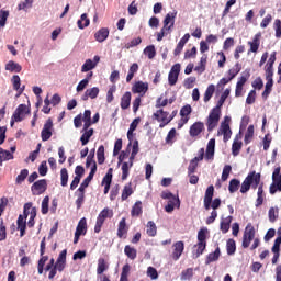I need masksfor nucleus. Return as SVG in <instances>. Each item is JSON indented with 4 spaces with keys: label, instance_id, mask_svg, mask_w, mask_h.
I'll return each instance as SVG.
<instances>
[{
    "label": "nucleus",
    "instance_id": "1",
    "mask_svg": "<svg viewBox=\"0 0 281 281\" xmlns=\"http://www.w3.org/2000/svg\"><path fill=\"white\" fill-rule=\"evenodd\" d=\"M260 173H256V171H250L240 186L241 194H247V192H249L251 188L256 190V188L260 186Z\"/></svg>",
    "mask_w": 281,
    "mask_h": 281
},
{
    "label": "nucleus",
    "instance_id": "2",
    "mask_svg": "<svg viewBox=\"0 0 281 281\" xmlns=\"http://www.w3.org/2000/svg\"><path fill=\"white\" fill-rule=\"evenodd\" d=\"M30 210H32V202L24 204V216L19 215L18 217V229L20 231V237L25 236V229H27V216H30Z\"/></svg>",
    "mask_w": 281,
    "mask_h": 281
},
{
    "label": "nucleus",
    "instance_id": "3",
    "mask_svg": "<svg viewBox=\"0 0 281 281\" xmlns=\"http://www.w3.org/2000/svg\"><path fill=\"white\" fill-rule=\"evenodd\" d=\"M229 122H232V119L229 116H225L224 122L221 123L220 128L217 131V135H223V140L225 143L232 139V128L229 127Z\"/></svg>",
    "mask_w": 281,
    "mask_h": 281
},
{
    "label": "nucleus",
    "instance_id": "4",
    "mask_svg": "<svg viewBox=\"0 0 281 281\" xmlns=\"http://www.w3.org/2000/svg\"><path fill=\"white\" fill-rule=\"evenodd\" d=\"M256 238V228H254V225L251 223L247 224L244 236H243V243L241 246L244 249H247L249 245H251V240Z\"/></svg>",
    "mask_w": 281,
    "mask_h": 281
},
{
    "label": "nucleus",
    "instance_id": "5",
    "mask_svg": "<svg viewBox=\"0 0 281 281\" xmlns=\"http://www.w3.org/2000/svg\"><path fill=\"white\" fill-rule=\"evenodd\" d=\"M281 168H274L272 172V183L270 184L269 192L270 194H276V192H281Z\"/></svg>",
    "mask_w": 281,
    "mask_h": 281
},
{
    "label": "nucleus",
    "instance_id": "6",
    "mask_svg": "<svg viewBox=\"0 0 281 281\" xmlns=\"http://www.w3.org/2000/svg\"><path fill=\"white\" fill-rule=\"evenodd\" d=\"M218 122H221V112L216 110H211L207 119H206V127L209 133H212L216 126H218Z\"/></svg>",
    "mask_w": 281,
    "mask_h": 281
},
{
    "label": "nucleus",
    "instance_id": "7",
    "mask_svg": "<svg viewBox=\"0 0 281 281\" xmlns=\"http://www.w3.org/2000/svg\"><path fill=\"white\" fill-rule=\"evenodd\" d=\"M169 112L164 111V109H160L153 114V119L157 120V122H160L159 128H164L168 126V123L172 121V116L169 117Z\"/></svg>",
    "mask_w": 281,
    "mask_h": 281
},
{
    "label": "nucleus",
    "instance_id": "8",
    "mask_svg": "<svg viewBox=\"0 0 281 281\" xmlns=\"http://www.w3.org/2000/svg\"><path fill=\"white\" fill-rule=\"evenodd\" d=\"M52 135H54V121L48 119L41 132L42 142H49V139H52Z\"/></svg>",
    "mask_w": 281,
    "mask_h": 281
},
{
    "label": "nucleus",
    "instance_id": "9",
    "mask_svg": "<svg viewBox=\"0 0 281 281\" xmlns=\"http://www.w3.org/2000/svg\"><path fill=\"white\" fill-rule=\"evenodd\" d=\"M179 74H181V64H175L168 75V82L170 87H175V85H177V80H179Z\"/></svg>",
    "mask_w": 281,
    "mask_h": 281
},
{
    "label": "nucleus",
    "instance_id": "10",
    "mask_svg": "<svg viewBox=\"0 0 281 281\" xmlns=\"http://www.w3.org/2000/svg\"><path fill=\"white\" fill-rule=\"evenodd\" d=\"M25 115H30V108L25 104H20L13 113V120L15 122H23Z\"/></svg>",
    "mask_w": 281,
    "mask_h": 281
},
{
    "label": "nucleus",
    "instance_id": "11",
    "mask_svg": "<svg viewBox=\"0 0 281 281\" xmlns=\"http://www.w3.org/2000/svg\"><path fill=\"white\" fill-rule=\"evenodd\" d=\"M47 190V180L42 179L34 182L31 187L32 194L38 196Z\"/></svg>",
    "mask_w": 281,
    "mask_h": 281
},
{
    "label": "nucleus",
    "instance_id": "12",
    "mask_svg": "<svg viewBox=\"0 0 281 281\" xmlns=\"http://www.w3.org/2000/svg\"><path fill=\"white\" fill-rule=\"evenodd\" d=\"M160 196L161 199L167 200L169 205H173L178 209L181 207V200H179V195H175L170 191H162Z\"/></svg>",
    "mask_w": 281,
    "mask_h": 281
},
{
    "label": "nucleus",
    "instance_id": "13",
    "mask_svg": "<svg viewBox=\"0 0 281 281\" xmlns=\"http://www.w3.org/2000/svg\"><path fill=\"white\" fill-rule=\"evenodd\" d=\"M135 157H137V154L131 153L130 161L122 164V167H121V170H122L121 179H122V181H126L128 179L130 170H131V167L133 166V161H135Z\"/></svg>",
    "mask_w": 281,
    "mask_h": 281
},
{
    "label": "nucleus",
    "instance_id": "14",
    "mask_svg": "<svg viewBox=\"0 0 281 281\" xmlns=\"http://www.w3.org/2000/svg\"><path fill=\"white\" fill-rule=\"evenodd\" d=\"M191 113H192V105L187 104V105L181 108L180 115H181L182 123L178 124V128H182L183 124H188V122L190 121V114Z\"/></svg>",
    "mask_w": 281,
    "mask_h": 281
},
{
    "label": "nucleus",
    "instance_id": "15",
    "mask_svg": "<svg viewBox=\"0 0 281 281\" xmlns=\"http://www.w3.org/2000/svg\"><path fill=\"white\" fill-rule=\"evenodd\" d=\"M262 37L261 33H257L252 41L248 42L249 50L248 54H258V49H260V38Z\"/></svg>",
    "mask_w": 281,
    "mask_h": 281
},
{
    "label": "nucleus",
    "instance_id": "16",
    "mask_svg": "<svg viewBox=\"0 0 281 281\" xmlns=\"http://www.w3.org/2000/svg\"><path fill=\"white\" fill-rule=\"evenodd\" d=\"M175 19H177V12L167 13L162 21V27L168 30V32H172V27H175Z\"/></svg>",
    "mask_w": 281,
    "mask_h": 281
},
{
    "label": "nucleus",
    "instance_id": "17",
    "mask_svg": "<svg viewBox=\"0 0 281 281\" xmlns=\"http://www.w3.org/2000/svg\"><path fill=\"white\" fill-rule=\"evenodd\" d=\"M203 131H205V124H203L201 121L195 122L190 126V137H199Z\"/></svg>",
    "mask_w": 281,
    "mask_h": 281
},
{
    "label": "nucleus",
    "instance_id": "18",
    "mask_svg": "<svg viewBox=\"0 0 281 281\" xmlns=\"http://www.w3.org/2000/svg\"><path fill=\"white\" fill-rule=\"evenodd\" d=\"M213 199H214V186L211 184L207 187L204 194V210H210V205H212Z\"/></svg>",
    "mask_w": 281,
    "mask_h": 281
},
{
    "label": "nucleus",
    "instance_id": "19",
    "mask_svg": "<svg viewBox=\"0 0 281 281\" xmlns=\"http://www.w3.org/2000/svg\"><path fill=\"white\" fill-rule=\"evenodd\" d=\"M128 234V225H126V217L121 218L117 226V238H126Z\"/></svg>",
    "mask_w": 281,
    "mask_h": 281
},
{
    "label": "nucleus",
    "instance_id": "20",
    "mask_svg": "<svg viewBox=\"0 0 281 281\" xmlns=\"http://www.w3.org/2000/svg\"><path fill=\"white\" fill-rule=\"evenodd\" d=\"M172 247V259L179 260L181 258V255L183 254V250L186 249V244H183V241H177L173 244Z\"/></svg>",
    "mask_w": 281,
    "mask_h": 281
},
{
    "label": "nucleus",
    "instance_id": "21",
    "mask_svg": "<svg viewBox=\"0 0 281 281\" xmlns=\"http://www.w3.org/2000/svg\"><path fill=\"white\" fill-rule=\"evenodd\" d=\"M133 93H143L145 95L148 92V82L136 81L132 87Z\"/></svg>",
    "mask_w": 281,
    "mask_h": 281
},
{
    "label": "nucleus",
    "instance_id": "22",
    "mask_svg": "<svg viewBox=\"0 0 281 281\" xmlns=\"http://www.w3.org/2000/svg\"><path fill=\"white\" fill-rule=\"evenodd\" d=\"M109 29L102 27L94 34V38L98 43H104L109 38Z\"/></svg>",
    "mask_w": 281,
    "mask_h": 281
},
{
    "label": "nucleus",
    "instance_id": "23",
    "mask_svg": "<svg viewBox=\"0 0 281 281\" xmlns=\"http://www.w3.org/2000/svg\"><path fill=\"white\" fill-rule=\"evenodd\" d=\"M12 85L14 91H18L19 95H21L25 91V86H22L21 88V77H19V75H14L12 77Z\"/></svg>",
    "mask_w": 281,
    "mask_h": 281
},
{
    "label": "nucleus",
    "instance_id": "24",
    "mask_svg": "<svg viewBox=\"0 0 281 281\" xmlns=\"http://www.w3.org/2000/svg\"><path fill=\"white\" fill-rule=\"evenodd\" d=\"M82 133L83 134L80 137V142L83 146H87L89 144V139L93 137V128H90V130L82 128Z\"/></svg>",
    "mask_w": 281,
    "mask_h": 281
},
{
    "label": "nucleus",
    "instance_id": "25",
    "mask_svg": "<svg viewBox=\"0 0 281 281\" xmlns=\"http://www.w3.org/2000/svg\"><path fill=\"white\" fill-rule=\"evenodd\" d=\"M241 148H243V142L238 140V135H237L232 145V155L234 157H238V155H240Z\"/></svg>",
    "mask_w": 281,
    "mask_h": 281
},
{
    "label": "nucleus",
    "instance_id": "26",
    "mask_svg": "<svg viewBox=\"0 0 281 281\" xmlns=\"http://www.w3.org/2000/svg\"><path fill=\"white\" fill-rule=\"evenodd\" d=\"M144 210L142 207V201H136L135 204L132 206L131 210V216L133 218L137 217V216H142Z\"/></svg>",
    "mask_w": 281,
    "mask_h": 281
},
{
    "label": "nucleus",
    "instance_id": "27",
    "mask_svg": "<svg viewBox=\"0 0 281 281\" xmlns=\"http://www.w3.org/2000/svg\"><path fill=\"white\" fill-rule=\"evenodd\" d=\"M124 254L130 260H135L137 258V249L131 245L124 247Z\"/></svg>",
    "mask_w": 281,
    "mask_h": 281
},
{
    "label": "nucleus",
    "instance_id": "28",
    "mask_svg": "<svg viewBox=\"0 0 281 281\" xmlns=\"http://www.w3.org/2000/svg\"><path fill=\"white\" fill-rule=\"evenodd\" d=\"M108 270H109V263L106 262V260L104 258H99L98 267H97L98 276H102V273H104V271H108Z\"/></svg>",
    "mask_w": 281,
    "mask_h": 281
},
{
    "label": "nucleus",
    "instance_id": "29",
    "mask_svg": "<svg viewBox=\"0 0 281 281\" xmlns=\"http://www.w3.org/2000/svg\"><path fill=\"white\" fill-rule=\"evenodd\" d=\"M131 92H125L122 98H121V109L123 111H126V109H128L131 106Z\"/></svg>",
    "mask_w": 281,
    "mask_h": 281
},
{
    "label": "nucleus",
    "instance_id": "30",
    "mask_svg": "<svg viewBox=\"0 0 281 281\" xmlns=\"http://www.w3.org/2000/svg\"><path fill=\"white\" fill-rule=\"evenodd\" d=\"M146 227H147L146 229L147 236H149L150 238H155V236H157V224H155V222L153 221H149L147 222Z\"/></svg>",
    "mask_w": 281,
    "mask_h": 281
},
{
    "label": "nucleus",
    "instance_id": "31",
    "mask_svg": "<svg viewBox=\"0 0 281 281\" xmlns=\"http://www.w3.org/2000/svg\"><path fill=\"white\" fill-rule=\"evenodd\" d=\"M23 67H21L18 63L10 60L7 65H5V70L7 71H11V72H15V74H21Z\"/></svg>",
    "mask_w": 281,
    "mask_h": 281
},
{
    "label": "nucleus",
    "instance_id": "32",
    "mask_svg": "<svg viewBox=\"0 0 281 281\" xmlns=\"http://www.w3.org/2000/svg\"><path fill=\"white\" fill-rule=\"evenodd\" d=\"M221 258V248L217 247L214 252L207 255L205 265H211V262H216Z\"/></svg>",
    "mask_w": 281,
    "mask_h": 281
},
{
    "label": "nucleus",
    "instance_id": "33",
    "mask_svg": "<svg viewBox=\"0 0 281 281\" xmlns=\"http://www.w3.org/2000/svg\"><path fill=\"white\" fill-rule=\"evenodd\" d=\"M249 78H251V69L247 68L241 72L237 85L245 87V83L247 82V80H249Z\"/></svg>",
    "mask_w": 281,
    "mask_h": 281
},
{
    "label": "nucleus",
    "instance_id": "34",
    "mask_svg": "<svg viewBox=\"0 0 281 281\" xmlns=\"http://www.w3.org/2000/svg\"><path fill=\"white\" fill-rule=\"evenodd\" d=\"M10 159H14V155L0 147V166H3V161H10Z\"/></svg>",
    "mask_w": 281,
    "mask_h": 281
},
{
    "label": "nucleus",
    "instance_id": "35",
    "mask_svg": "<svg viewBox=\"0 0 281 281\" xmlns=\"http://www.w3.org/2000/svg\"><path fill=\"white\" fill-rule=\"evenodd\" d=\"M216 146V139L211 138L206 146V158L212 159L214 157V148Z\"/></svg>",
    "mask_w": 281,
    "mask_h": 281
},
{
    "label": "nucleus",
    "instance_id": "36",
    "mask_svg": "<svg viewBox=\"0 0 281 281\" xmlns=\"http://www.w3.org/2000/svg\"><path fill=\"white\" fill-rule=\"evenodd\" d=\"M139 71V65L137 63L132 64V66L128 69V74L126 76V82H131L133 78H135V75Z\"/></svg>",
    "mask_w": 281,
    "mask_h": 281
},
{
    "label": "nucleus",
    "instance_id": "37",
    "mask_svg": "<svg viewBox=\"0 0 281 281\" xmlns=\"http://www.w3.org/2000/svg\"><path fill=\"white\" fill-rule=\"evenodd\" d=\"M76 234H80L81 236H85L87 234V218H81L77 225Z\"/></svg>",
    "mask_w": 281,
    "mask_h": 281
},
{
    "label": "nucleus",
    "instance_id": "38",
    "mask_svg": "<svg viewBox=\"0 0 281 281\" xmlns=\"http://www.w3.org/2000/svg\"><path fill=\"white\" fill-rule=\"evenodd\" d=\"M83 122V131H87L91 126V110H86L83 112V117H81Z\"/></svg>",
    "mask_w": 281,
    "mask_h": 281
},
{
    "label": "nucleus",
    "instance_id": "39",
    "mask_svg": "<svg viewBox=\"0 0 281 281\" xmlns=\"http://www.w3.org/2000/svg\"><path fill=\"white\" fill-rule=\"evenodd\" d=\"M91 21L87 16V13L81 14L80 20L77 21V25L79 30H85V27H89Z\"/></svg>",
    "mask_w": 281,
    "mask_h": 281
},
{
    "label": "nucleus",
    "instance_id": "40",
    "mask_svg": "<svg viewBox=\"0 0 281 281\" xmlns=\"http://www.w3.org/2000/svg\"><path fill=\"white\" fill-rule=\"evenodd\" d=\"M232 216H227L224 221L220 224V229L222 234H227L229 232V225L232 224Z\"/></svg>",
    "mask_w": 281,
    "mask_h": 281
},
{
    "label": "nucleus",
    "instance_id": "41",
    "mask_svg": "<svg viewBox=\"0 0 281 281\" xmlns=\"http://www.w3.org/2000/svg\"><path fill=\"white\" fill-rule=\"evenodd\" d=\"M254 133H255L254 125H249L244 137V144L246 146L248 144H251V140L254 139Z\"/></svg>",
    "mask_w": 281,
    "mask_h": 281
},
{
    "label": "nucleus",
    "instance_id": "42",
    "mask_svg": "<svg viewBox=\"0 0 281 281\" xmlns=\"http://www.w3.org/2000/svg\"><path fill=\"white\" fill-rule=\"evenodd\" d=\"M241 69H243V66L240 65V63L235 64V66L227 71V74L229 76L228 78L231 80H234L235 76H238V74H240Z\"/></svg>",
    "mask_w": 281,
    "mask_h": 281
},
{
    "label": "nucleus",
    "instance_id": "43",
    "mask_svg": "<svg viewBox=\"0 0 281 281\" xmlns=\"http://www.w3.org/2000/svg\"><path fill=\"white\" fill-rule=\"evenodd\" d=\"M238 188H240V180L234 178L229 181L228 191L231 194L238 192Z\"/></svg>",
    "mask_w": 281,
    "mask_h": 281
},
{
    "label": "nucleus",
    "instance_id": "44",
    "mask_svg": "<svg viewBox=\"0 0 281 281\" xmlns=\"http://www.w3.org/2000/svg\"><path fill=\"white\" fill-rule=\"evenodd\" d=\"M206 65H207V55H203L200 59L199 65L194 68V71H198L199 74H203V71H205Z\"/></svg>",
    "mask_w": 281,
    "mask_h": 281
},
{
    "label": "nucleus",
    "instance_id": "45",
    "mask_svg": "<svg viewBox=\"0 0 281 281\" xmlns=\"http://www.w3.org/2000/svg\"><path fill=\"white\" fill-rule=\"evenodd\" d=\"M226 251L228 256H234L236 254V240H234L233 238L227 240Z\"/></svg>",
    "mask_w": 281,
    "mask_h": 281
},
{
    "label": "nucleus",
    "instance_id": "46",
    "mask_svg": "<svg viewBox=\"0 0 281 281\" xmlns=\"http://www.w3.org/2000/svg\"><path fill=\"white\" fill-rule=\"evenodd\" d=\"M60 183L63 188H67V183H69V172L67 168L60 170Z\"/></svg>",
    "mask_w": 281,
    "mask_h": 281
},
{
    "label": "nucleus",
    "instance_id": "47",
    "mask_svg": "<svg viewBox=\"0 0 281 281\" xmlns=\"http://www.w3.org/2000/svg\"><path fill=\"white\" fill-rule=\"evenodd\" d=\"M113 183V168H110L103 177L101 186H111Z\"/></svg>",
    "mask_w": 281,
    "mask_h": 281
},
{
    "label": "nucleus",
    "instance_id": "48",
    "mask_svg": "<svg viewBox=\"0 0 281 281\" xmlns=\"http://www.w3.org/2000/svg\"><path fill=\"white\" fill-rule=\"evenodd\" d=\"M95 69V64H93L92 59H86L85 64L81 66V72L87 74V71H91Z\"/></svg>",
    "mask_w": 281,
    "mask_h": 281
},
{
    "label": "nucleus",
    "instance_id": "49",
    "mask_svg": "<svg viewBox=\"0 0 281 281\" xmlns=\"http://www.w3.org/2000/svg\"><path fill=\"white\" fill-rule=\"evenodd\" d=\"M214 91H216V87L214 85H210L204 92V102H210V100H212Z\"/></svg>",
    "mask_w": 281,
    "mask_h": 281
},
{
    "label": "nucleus",
    "instance_id": "50",
    "mask_svg": "<svg viewBox=\"0 0 281 281\" xmlns=\"http://www.w3.org/2000/svg\"><path fill=\"white\" fill-rule=\"evenodd\" d=\"M144 55L149 58V60H153L155 56H157V50L155 49V45H149L144 49Z\"/></svg>",
    "mask_w": 281,
    "mask_h": 281
},
{
    "label": "nucleus",
    "instance_id": "51",
    "mask_svg": "<svg viewBox=\"0 0 281 281\" xmlns=\"http://www.w3.org/2000/svg\"><path fill=\"white\" fill-rule=\"evenodd\" d=\"M195 247H198V249L193 254V256H194V258H199L200 256H203V251H205V249L207 247V243L198 241Z\"/></svg>",
    "mask_w": 281,
    "mask_h": 281
},
{
    "label": "nucleus",
    "instance_id": "52",
    "mask_svg": "<svg viewBox=\"0 0 281 281\" xmlns=\"http://www.w3.org/2000/svg\"><path fill=\"white\" fill-rule=\"evenodd\" d=\"M131 194H133V187L131 183H128L123 188L121 200L126 201Z\"/></svg>",
    "mask_w": 281,
    "mask_h": 281
},
{
    "label": "nucleus",
    "instance_id": "53",
    "mask_svg": "<svg viewBox=\"0 0 281 281\" xmlns=\"http://www.w3.org/2000/svg\"><path fill=\"white\" fill-rule=\"evenodd\" d=\"M97 159L100 166H102V164H104V161L106 160V158L104 157V145L99 146L97 151Z\"/></svg>",
    "mask_w": 281,
    "mask_h": 281
},
{
    "label": "nucleus",
    "instance_id": "54",
    "mask_svg": "<svg viewBox=\"0 0 281 281\" xmlns=\"http://www.w3.org/2000/svg\"><path fill=\"white\" fill-rule=\"evenodd\" d=\"M29 215H30V218H29V222H27V227H34L35 225V221L34 218H36V207H32L29 210Z\"/></svg>",
    "mask_w": 281,
    "mask_h": 281
},
{
    "label": "nucleus",
    "instance_id": "55",
    "mask_svg": "<svg viewBox=\"0 0 281 281\" xmlns=\"http://www.w3.org/2000/svg\"><path fill=\"white\" fill-rule=\"evenodd\" d=\"M27 175H30V171L27 169H22L20 175H18V177L15 179V183L18 186H21V183H23V181H25V179H27Z\"/></svg>",
    "mask_w": 281,
    "mask_h": 281
},
{
    "label": "nucleus",
    "instance_id": "56",
    "mask_svg": "<svg viewBox=\"0 0 281 281\" xmlns=\"http://www.w3.org/2000/svg\"><path fill=\"white\" fill-rule=\"evenodd\" d=\"M128 273H131V266L126 263L122 268L120 281H128Z\"/></svg>",
    "mask_w": 281,
    "mask_h": 281
},
{
    "label": "nucleus",
    "instance_id": "57",
    "mask_svg": "<svg viewBox=\"0 0 281 281\" xmlns=\"http://www.w3.org/2000/svg\"><path fill=\"white\" fill-rule=\"evenodd\" d=\"M128 155H131V143H128L126 150L121 151L119 155V166L124 164V159H128Z\"/></svg>",
    "mask_w": 281,
    "mask_h": 281
},
{
    "label": "nucleus",
    "instance_id": "58",
    "mask_svg": "<svg viewBox=\"0 0 281 281\" xmlns=\"http://www.w3.org/2000/svg\"><path fill=\"white\" fill-rule=\"evenodd\" d=\"M115 91H117V86L113 85L109 88L106 92V102L109 104H111V102H113V100L115 99V97H113V93H115Z\"/></svg>",
    "mask_w": 281,
    "mask_h": 281
},
{
    "label": "nucleus",
    "instance_id": "59",
    "mask_svg": "<svg viewBox=\"0 0 281 281\" xmlns=\"http://www.w3.org/2000/svg\"><path fill=\"white\" fill-rule=\"evenodd\" d=\"M267 82H273V66H265Z\"/></svg>",
    "mask_w": 281,
    "mask_h": 281
},
{
    "label": "nucleus",
    "instance_id": "60",
    "mask_svg": "<svg viewBox=\"0 0 281 281\" xmlns=\"http://www.w3.org/2000/svg\"><path fill=\"white\" fill-rule=\"evenodd\" d=\"M198 243H207V228L198 232Z\"/></svg>",
    "mask_w": 281,
    "mask_h": 281
},
{
    "label": "nucleus",
    "instance_id": "61",
    "mask_svg": "<svg viewBox=\"0 0 281 281\" xmlns=\"http://www.w3.org/2000/svg\"><path fill=\"white\" fill-rule=\"evenodd\" d=\"M271 89H273V81H267L265 91L261 94L263 100H267V98H269V95L271 94Z\"/></svg>",
    "mask_w": 281,
    "mask_h": 281
},
{
    "label": "nucleus",
    "instance_id": "62",
    "mask_svg": "<svg viewBox=\"0 0 281 281\" xmlns=\"http://www.w3.org/2000/svg\"><path fill=\"white\" fill-rule=\"evenodd\" d=\"M196 46H193L190 50L184 52V60H190V58H196Z\"/></svg>",
    "mask_w": 281,
    "mask_h": 281
},
{
    "label": "nucleus",
    "instance_id": "63",
    "mask_svg": "<svg viewBox=\"0 0 281 281\" xmlns=\"http://www.w3.org/2000/svg\"><path fill=\"white\" fill-rule=\"evenodd\" d=\"M231 173H232V166L225 165L222 171V181H227V179H229Z\"/></svg>",
    "mask_w": 281,
    "mask_h": 281
},
{
    "label": "nucleus",
    "instance_id": "64",
    "mask_svg": "<svg viewBox=\"0 0 281 281\" xmlns=\"http://www.w3.org/2000/svg\"><path fill=\"white\" fill-rule=\"evenodd\" d=\"M33 4H34V0H24L18 5V10H27L32 8Z\"/></svg>",
    "mask_w": 281,
    "mask_h": 281
}]
</instances>
